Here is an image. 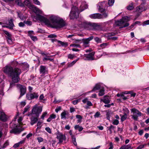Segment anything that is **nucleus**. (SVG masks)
I'll return each instance as SVG.
<instances>
[{
  "instance_id": "f257e3e1",
  "label": "nucleus",
  "mask_w": 149,
  "mask_h": 149,
  "mask_svg": "<svg viewBox=\"0 0 149 149\" xmlns=\"http://www.w3.org/2000/svg\"><path fill=\"white\" fill-rule=\"evenodd\" d=\"M16 61L12 62L10 65H6L3 68V72L11 78L12 81L10 83L9 88L15 86V83H17L20 80V75L22 73L21 70L16 67L20 64Z\"/></svg>"
},
{
  "instance_id": "f03ea898",
  "label": "nucleus",
  "mask_w": 149,
  "mask_h": 149,
  "mask_svg": "<svg viewBox=\"0 0 149 149\" xmlns=\"http://www.w3.org/2000/svg\"><path fill=\"white\" fill-rule=\"evenodd\" d=\"M49 19H47V25L50 22V25L53 28L59 29L64 26L65 25V23L63 19L60 17L53 15H51L49 17H48Z\"/></svg>"
},
{
  "instance_id": "7ed1b4c3",
  "label": "nucleus",
  "mask_w": 149,
  "mask_h": 149,
  "mask_svg": "<svg viewBox=\"0 0 149 149\" xmlns=\"http://www.w3.org/2000/svg\"><path fill=\"white\" fill-rule=\"evenodd\" d=\"M33 12L36 14V16L32 17L33 19L39 21L42 25H47V18L44 16L40 15L42 14V11L39 8L33 5L31 9Z\"/></svg>"
},
{
  "instance_id": "20e7f679",
  "label": "nucleus",
  "mask_w": 149,
  "mask_h": 149,
  "mask_svg": "<svg viewBox=\"0 0 149 149\" xmlns=\"http://www.w3.org/2000/svg\"><path fill=\"white\" fill-rule=\"evenodd\" d=\"M82 27L87 30H98L100 29V25L96 23H91L87 22L81 24Z\"/></svg>"
},
{
  "instance_id": "39448f33",
  "label": "nucleus",
  "mask_w": 149,
  "mask_h": 149,
  "mask_svg": "<svg viewBox=\"0 0 149 149\" xmlns=\"http://www.w3.org/2000/svg\"><path fill=\"white\" fill-rule=\"evenodd\" d=\"M42 110L41 107H38L37 105H35L32 109V113L28 115L29 116H32V115H34L35 116L39 117L40 114L41 113Z\"/></svg>"
},
{
  "instance_id": "423d86ee",
  "label": "nucleus",
  "mask_w": 149,
  "mask_h": 149,
  "mask_svg": "<svg viewBox=\"0 0 149 149\" xmlns=\"http://www.w3.org/2000/svg\"><path fill=\"white\" fill-rule=\"evenodd\" d=\"M56 138L58 140V143H61L63 141H66L67 138L65 134H63L58 130L56 133Z\"/></svg>"
},
{
  "instance_id": "0eeeda50",
  "label": "nucleus",
  "mask_w": 149,
  "mask_h": 149,
  "mask_svg": "<svg viewBox=\"0 0 149 149\" xmlns=\"http://www.w3.org/2000/svg\"><path fill=\"white\" fill-rule=\"evenodd\" d=\"M12 123L10 125V127L11 130L10 131V133H14L16 134L17 133H20L22 130H20L18 128V123L16 124L14 123Z\"/></svg>"
},
{
  "instance_id": "6e6552de",
  "label": "nucleus",
  "mask_w": 149,
  "mask_h": 149,
  "mask_svg": "<svg viewBox=\"0 0 149 149\" xmlns=\"http://www.w3.org/2000/svg\"><path fill=\"white\" fill-rule=\"evenodd\" d=\"M78 16V10L75 6H73L71 9L69 16L70 19L77 18Z\"/></svg>"
},
{
  "instance_id": "1a4fd4ad",
  "label": "nucleus",
  "mask_w": 149,
  "mask_h": 149,
  "mask_svg": "<svg viewBox=\"0 0 149 149\" xmlns=\"http://www.w3.org/2000/svg\"><path fill=\"white\" fill-rule=\"evenodd\" d=\"M131 111L133 113V115L132 116V118L134 120L137 121L139 116L142 115V113L138 110L135 108H133L131 110Z\"/></svg>"
},
{
  "instance_id": "9d476101",
  "label": "nucleus",
  "mask_w": 149,
  "mask_h": 149,
  "mask_svg": "<svg viewBox=\"0 0 149 149\" xmlns=\"http://www.w3.org/2000/svg\"><path fill=\"white\" fill-rule=\"evenodd\" d=\"M124 23V21L121 19L119 20L116 21L115 22V24L117 26H121L120 27V28L125 27L129 25L128 23L126 22L125 24Z\"/></svg>"
},
{
  "instance_id": "9b49d317",
  "label": "nucleus",
  "mask_w": 149,
  "mask_h": 149,
  "mask_svg": "<svg viewBox=\"0 0 149 149\" xmlns=\"http://www.w3.org/2000/svg\"><path fill=\"white\" fill-rule=\"evenodd\" d=\"M39 96V95L38 93L34 92L33 93L27 94L26 95V97L27 99L30 100L34 99H37Z\"/></svg>"
},
{
  "instance_id": "f8f14e48",
  "label": "nucleus",
  "mask_w": 149,
  "mask_h": 149,
  "mask_svg": "<svg viewBox=\"0 0 149 149\" xmlns=\"http://www.w3.org/2000/svg\"><path fill=\"white\" fill-rule=\"evenodd\" d=\"M51 40L53 42H57V43L60 44V45H59L60 46H62L66 47L68 46V44L67 42H64L55 39H52Z\"/></svg>"
},
{
  "instance_id": "ddd939ff",
  "label": "nucleus",
  "mask_w": 149,
  "mask_h": 149,
  "mask_svg": "<svg viewBox=\"0 0 149 149\" xmlns=\"http://www.w3.org/2000/svg\"><path fill=\"white\" fill-rule=\"evenodd\" d=\"M20 90V96L21 97L24 95L26 92V87L22 85H20L19 87Z\"/></svg>"
},
{
  "instance_id": "4468645a",
  "label": "nucleus",
  "mask_w": 149,
  "mask_h": 149,
  "mask_svg": "<svg viewBox=\"0 0 149 149\" xmlns=\"http://www.w3.org/2000/svg\"><path fill=\"white\" fill-rule=\"evenodd\" d=\"M110 97L107 96H104L103 98L100 99L101 102H103L105 104H108L110 102Z\"/></svg>"
},
{
  "instance_id": "2eb2a0df",
  "label": "nucleus",
  "mask_w": 149,
  "mask_h": 149,
  "mask_svg": "<svg viewBox=\"0 0 149 149\" xmlns=\"http://www.w3.org/2000/svg\"><path fill=\"white\" fill-rule=\"evenodd\" d=\"M13 19H11L10 20H8V22H7L5 24L8 25V28L10 29H12L14 25L13 23Z\"/></svg>"
},
{
  "instance_id": "dca6fc26",
  "label": "nucleus",
  "mask_w": 149,
  "mask_h": 149,
  "mask_svg": "<svg viewBox=\"0 0 149 149\" xmlns=\"http://www.w3.org/2000/svg\"><path fill=\"white\" fill-rule=\"evenodd\" d=\"M144 4L145 3L144 2L141 3L139 7L136 8V10L139 12L146 10V8L144 6Z\"/></svg>"
},
{
  "instance_id": "f3484780",
  "label": "nucleus",
  "mask_w": 149,
  "mask_h": 149,
  "mask_svg": "<svg viewBox=\"0 0 149 149\" xmlns=\"http://www.w3.org/2000/svg\"><path fill=\"white\" fill-rule=\"evenodd\" d=\"M0 120L4 122L7 120L6 115L4 112L1 111H0Z\"/></svg>"
},
{
  "instance_id": "a211bd4d",
  "label": "nucleus",
  "mask_w": 149,
  "mask_h": 149,
  "mask_svg": "<svg viewBox=\"0 0 149 149\" xmlns=\"http://www.w3.org/2000/svg\"><path fill=\"white\" fill-rule=\"evenodd\" d=\"M100 14L96 13L90 15L89 17L92 19H100Z\"/></svg>"
},
{
  "instance_id": "6ab92c4d",
  "label": "nucleus",
  "mask_w": 149,
  "mask_h": 149,
  "mask_svg": "<svg viewBox=\"0 0 149 149\" xmlns=\"http://www.w3.org/2000/svg\"><path fill=\"white\" fill-rule=\"evenodd\" d=\"M95 53L94 52H92L89 54H85V57L88 58V60H94L93 56L94 55Z\"/></svg>"
},
{
  "instance_id": "aec40b11",
  "label": "nucleus",
  "mask_w": 149,
  "mask_h": 149,
  "mask_svg": "<svg viewBox=\"0 0 149 149\" xmlns=\"http://www.w3.org/2000/svg\"><path fill=\"white\" fill-rule=\"evenodd\" d=\"M88 6L85 2H82L81 5L80 6V12H82L85 9H87Z\"/></svg>"
},
{
  "instance_id": "412c9836",
  "label": "nucleus",
  "mask_w": 149,
  "mask_h": 149,
  "mask_svg": "<svg viewBox=\"0 0 149 149\" xmlns=\"http://www.w3.org/2000/svg\"><path fill=\"white\" fill-rule=\"evenodd\" d=\"M46 67L43 65H41L40 67V73L42 74V75H44L46 72Z\"/></svg>"
},
{
  "instance_id": "4be33fe9",
  "label": "nucleus",
  "mask_w": 149,
  "mask_h": 149,
  "mask_svg": "<svg viewBox=\"0 0 149 149\" xmlns=\"http://www.w3.org/2000/svg\"><path fill=\"white\" fill-rule=\"evenodd\" d=\"M24 6H26L29 9H31L32 8L33 5L31 4L29 1V0H26L24 1Z\"/></svg>"
},
{
  "instance_id": "5701e85b",
  "label": "nucleus",
  "mask_w": 149,
  "mask_h": 149,
  "mask_svg": "<svg viewBox=\"0 0 149 149\" xmlns=\"http://www.w3.org/2000/svg\"><path fill=\"white\" fill-rule=\"evenodd\" d=\"M32 117L31 118V125H33L34 124L36 123V122L38 120V117H33L31 116Z\"/></svg>"
},
{
  "instance_id": "b1692460",
  "label": "nucleus",
  "mask_w": 149,
  "mask_h": 149,
  "mask_svg": "<svg viewBox=\"0 0 149 149\" xmlns=\"http://www.w3.org/2000/svg\"><path fill=\"white\" fill-rule=\"evenodd\" d=\"M115 128V126H114L111 125L109 127H107V128L108 129L107 130H109V133L110 134H111L112 133V131L114 130Z\"/></svg>"
},
{
  "instance_id": "393cba45",
  "label": "nucleus",
  "mask_w": 149,
  "mask_h": 149,
  "mask_svg": "<svg viewBox=\"0 0 149 149\" xmlns=\"http://www.w3.org/2000/svg\"><path fill=\"white\" fill-rule=\"evenodd\" d=\"M93 38H88L86 39H82L83 40L82 42L83 43L84 45H87L89 43V41L93 39Z\"/></svg>"
},
{
  "instance_id": "a878e982",
  "label": "nucleus",
  "mask_w": 149,
  "mask_h": 149,
  "mask_svg": "<svg viewBox=\"0 0 149 149\" xmlns=\"http://www.w3.org/2000/svg\"><path fill=\"white\" fill-rule=\"evenodd\" d=\"M68 113V112L66 111H64L61 114V119H66V116Z\"/></svg>"
},
{
  "instance_id": "bb28decb",
  "label": "nucleus",
  "mask_w": 149,
  "mask_h": 149,
  "mask_svg": "<svg viewBox=\"0 0 149 149\" xmlns=\"http://www.w3.org/2000/svg\"><path fill=\"white\" fill-rule=\"evenodd\" d=\"M120 116L121 117L120 119L121 121L122 122H123V121L125 120L127 118V114L125 113H124L123 115L121 116V115H120Z\"/></svg>"
},
{
  "instance_id": "cd10ccee",
  "label": "nucleus",
  "mask_w": 149,
  "mask_h": 149,
  "mask_svg": "<svg viewBox=\"0 0 149 149\" xmlns=\"http://www.w3.org/2000/svg\"><path fill=\"white\" fill-rule=\"evenodd\" d=\"M56 118V116L54 114H51L49 118L47 119V122H50L52 120Z\"/></svg>"
},
{
  "instance_id": "c85d7f7f",
  "label": "nucleus",
  "mask_w": 149,
  "mask_h": 149,
  "mask_svg": "<svg viewBox=\"0 0 149 149\" xmlns=\"http://www.w3.org/2000/svg\"><path fill=\"white\" fill-rule=\"evenodd\" d=\"M6 40L10 44H12L14 42L15 40L12 38H6Z\"/></svg>"
},
{
  "instance_id": "c756f323",
  "label": "nucleus",
  "mask_w": 149,
  "mask_h": 149,
  "mask_svg": "<svg viewBox=\"0 0 149 149\" xmlns=\"http://www.w3.org/2000/svg\"><path fill=\"white\" fill-rule=\"evenodd\" d=\"M101 86L100 85L97 84H96L95 86L94 87L93 89L90 92H91L94 91H97L100 89Z\"/></svg>"
},
{
  "instance_id": "7c9ffc66",
  "label": "nucleus",
  "mask_w": 149,
  "mask_h": 149,
  "mask_svg": "<svg viewBox=\"0 0 149 149\" xmlns=\"http://www.w3.org/2000/svg\"><path fill=\"white\" fill-rule=\"evenodd\" d=\"M40 53L41 54L42 56L44 57L43 59V61L47 60V54L46 52H43L42 51H40Z\"/></svg>"
},
{
  "instance_id": "2f4dec72",
  "label": "nucleus",
  "mask_w": 149,
  "mask_h": 149,
  "mask_svg": "<svg viewBox=\"0 0 149 149\" xmlns=\"http://www.w3.org/2000/svg\"><path fill=\"white\" fill-rule=\"evenodd\" d=\"M74 128L75 130H78L79 132H81L83 130V128L82 127L79 126V125H75Z\"/></svg>"
},
{
  "instance_id": "473e14b6",
  "label": "nucleus",
  "mask_w": 149,
  "mask_h": 149,
  "mask_svg": "<svg viewBox=\"0 0 149 149\" xmlns=\"http://www.w3.org/2000/svg\"><path fill=\"white\" fill-rule=\"evenodd\" d=\"M22 64L23 65V68L24 69L28 70L29 67V65L27 63H22Z\"/></svg>"
},
{
  "instance_id": "72a5a7b5",
  "label": "nucleus",
  "mask_w": 149,
  "mask_h": 149,
  "mask_svg": "<svg viewBox=\"0 0 149 149\" xmlns=\"http://www.w3.org/2000/svg\"><path fill=\"white\" fill-rule=\"evenodd\" d=\"M100 19H103L104 18H106L108 16V13H106V12H104V13H102V14H100Z\"/></svg>"
},
{
  "instance_id": "f704fd0d",
  "label": "nucleus",
  "mask_w": 149,
  "mask_h": 149,
  "mask_svg": "<svg viewBox=\"0 0 149 149\" xmlns=\"http://www.w3.org/2000/svg\"><path fill=\"white\" fill-rule=\"evenodd\" d=\"M28 36L30 37H36V36H34V32L33 31H29L28 32Z\"/></svg>"
},
{
  "instance_id": "c9c22d12",
  "label": "nucleus",
  "mask_w": 149,
  "mask_h": 149,
  "mask_svg": "<svg viewBox=\"0 0 149 149\" xmlns=\"http://www.w3.org/2000/svg\"><path fill=\"white\" fill-rule=\"evenodd\" d=\"M104 90L103 88L100 89L99 93V96H102L104 94Z\"/></svg>"
},
{
  "instance_id": "e433bc0d",
  "label": "nucleus",
  "mask_w": 149,
  "mask_h": 149,
  "mask_svg": "<svg viewBox=\"0 0 149 149\" xmlns=\"http://www.w3.org/2000/svg\"><path fill=\"white\" fill-rule=\"evenodd\" d=\"M121 19H122V20L124 21V23H125L126 22H128L129 20V17L127 16H125L123 17Z\"/></svg>"
},
{
  "instance_id": "4c0bfd02",
  "label": "nucleus",
  "mask_w": 149,
  "mask_h": 149,
  "mask_svg": "<svg viewBox=\"0 0 149 149\" xmlns=\"http://www.w3.org/2000/svg\"><path fill=\"white\" fill-rule=\"evenodd\" d=\"M133 3H131L130 5H129L127 7V9L129 10H132L134 8V7L133 6Z\"/></svg>"
},
{
  "instance_id": "58836bf2",
  "label": "nucleus",
  "mask_w": 149,
  "mask_h": 149,
  "mask_svg": "<svg viewBox=\"0 0 149 149\" xmlns=\"http://www.w3.org/2000/svg\"><path fill=\"white\" fill-rule=\"evenodd\" d=\"M76 117L77 118L79 119V120H78V122H81V119L82 118V117L81 116L79 115H77L76 116Z\"/></svg>"
},
{
  "instance_id": "ea45409f",
  "label": "nucleus",
  "mask_w": 149,
  "mask_h": 149,
  "mask_svg": "<svg viewBox=\"0 0 149 149\" xmlns=\"http://www.w3.org/2000/svg\"><path fill=\"white\" fill-rule=\"evenodd\" d=\"M72 139V141L73 143L74 144V145L75 146H77V143L76 141V139L75 136H74L71 138Z\"/></svg>"
},
{
  "instance_id": "a19ab883",
  "label": "nucleus",
  "mask_w": 149,
  "mask_h": 149,
  "mask_svg": "<svg viewBox=\"0 0 149 149\" xmlns=\"http://www.w3.org/2000/svg\"><path fill=\"white\" fill-rule=\"evenodd\" d=\"M83 40H79L78 39H75L74 40V42L77 44H80L82 43Z\"/></svg>"
},
{
  "instance_id": "79ce46f5",
  "label": "nucleus",
  "mask_w": 149,
  "mask_h": 149,
  "mask_svg": "<svg viewBox=\"0 0 149 149\" xmlns=\"http://www.w3.org/2000/svg\"><path fill=\"white\" fill-rule=\"evenodd\" d=\"M114 3V0H108V4L109 6H111L113 5Z\"/></svg>"
},
{
  "instance_id": "37998d69",
  "label": "nucleus",
  "mask_w": 149,
  "mask_h": 149,
  "mask_svg": "<svg viewBox=\"0 0 149 149\" xmlns=\"http://www.w3.org/2000/svg\"><path fill=\"white\" fill-rule=\"evenodd\" d=\"M119 123L118 120L117 119H114L112 122V124L115 125H117Z\"/></svg>"
},
{
  "instance_id": "c03bdc74",
  "label": "nucleus",
  "mask_w": 149,
  "mask_h": 149,
  "mask_svg": "<svg viewBox=\"0 0 149 149\" xmlns=\"http://www.w3.org/2000/svg\"><path fill=\"white\" fill-rule=\"evenodd\" d=\"M94 40L97 43H100L102 42L100 38H94Z\"/></svg>"
},
{
  "instance_id": "a18cd8bd",
  "label": "nucleus",
  "mask_w": 149,
  "mask_h": 149,
  "mask_svg": "<svg viewBox=\"0 0 149 149\" xmlns=\"http://www.w3.org/2000/svg\"><path fill=\"white\" fill-rule=\"evenodd\" d=\"M24 24L30 26H31L32 24V22L31 21H24Z\"/></svg>"
},
{
  "instance_id": "49530a36",
  "label": "nucleus",
  "mask_w": 149,
  "mask_h": 149,
  "mask_svg": "<svg viewBox=\"0 0 149 149\" xmlns=\"http://www.w3.org/2000/svg\"><path fill=\"white\" fill-rule=\"evenodd\" d=\"M18 4L20 6H24V4L21 1V0H19L18 2Z\"/></svg>"
},
{
  "instance_id": "de8ad7c7",
  "label": "nucleus",
  "mask_w": 149,
  "mask_h": 149,
  "mask_svg": "<svg viewBox=\"0 0 149 149\" xmlns=\"http://www.w3.org/2000/svg\"><path fill=\"white\" fill-rule=\"evenodd\" d=\"M121 149H129L130 148H131V146H122L121 147Z\"/></svg>"
},
{
  "instance_id": "09e8293b",
  "label": "nucleus",
  "mask_w": 149,
  "mask_h": 149,
  "mask_svg": "<svg viewBox=\"0 0 149 149\" xmlns=\"http://www.w3.org/2000/svg\"><path fill=\"white\" fill-rule=\"evenodd\" d=\"M3 32L7 36H8L9 37H10L11 36V34H10V33L7 31L4 30L3 31Z\"/></svg>"
},
{
  "instance_id": "8fccbe9b",
  "label": "nucleus",
  "mask_w": 149,
  "mask_h": 149,
  "mask_svg": "<svg viewBox=\"0 0 149 149\" xmlns=\"http://www.w3.org/2000/svg\"><path fill=\"white\" fill-rule=\"evenodd\" d=\"M9 143L8 142L6 141L5 142V143L3 144L2 146L1 147L3 149L6 148V147L8 145Z\"/></svg>"
},
{
  "instance_id": "3c124183",
  "label": "nucleus",
  "mask_w": 149,
  "mask_h": 149,
  "mask_svg": "<svg viewBox=\"0 0 149 149\" xmlns=\"http://www.w3.org/2000/svg\"><path fill=\"white\" fill-rule=\"evenodd\" d=\"M107 45V43H103L100 45V46L102 48H105Z\"/></svg>"
},
{
  "instance_id": "603ef678",
  "label": "nucleus",
  "mask_w": 149,
  "mask_h": 149,
  "mask_svg": "<svg viewBox=\"0 0 149 149\" xmlns=\"http://www.w3.org/2000/svg\"><path fill=\"white\" fill-rule=\"evenodd\" d=\"M100 115V112H97L96 113L94 116L95 118H98Z\"/></svg>"
},
{
  "instance_id": "864d4df0",
  "label": "nucleus",
  "mask_w": 149,
  "mask_h": 149,
  "mask_svg": "<svg viewBox=\"0 0 149 149\" xmlns=\"http://www.w3.org/2000/svg\"><path fill=\"white\" fill-rule=\"evenodd\" d=\"M146 144L141 145L136 148V149H142L144 147Z\"/></svg>"
},
{
  "instance_id": "5fc2aeb1",
  "label": "nucleus",
  "mask_w": 149,
  "mask_h": 149,
  "mask_svg": "<svg viewBox=\"0 0 149 149\" xmlns=\"http://www.w3.org/2000/svg\"><path fill=\"white\" fill-rule=\"evenodd\" d=\"M143 26H145L146 25H149V20H148L144 21L143 23Z\"/></svg>"
},
{
  "instance_id": "6e6d98bb",
  "label": "nucleus",
  "mask_w": 149,
  "mask_h": 149,
  "mask_svg": "<svg viewBox=\"0 0 149 149\" xmlns=\"http://www.w3.org/2000/svg\"><path fill=\"white\" fill-rule=\"evenodd\" d=\"M37 140H38L39 143H40L43 141V139L41 137H38L37 138Z\"/></svg>"
},
{
  "instance_id": "4d7b16f0",
  "label": "nucleus",
  "mask_w": 149,
  "mask_h": 149,
  "mask_svg": "<svg viewBox=\"0 0 149 149\" xmlns=\"http://www.w3.org/2000/svg\"><path fill=\"white\" fill-rule=\"evenodd\" d=\"M77 60H78V59L76 60H74V61H73L69 65V67L72 66V65H73L77 61Z\"/></svg>"
},
{
  "instance_id": "13d9d810",
  "label": "nucleus",
  "mask_w": 149,
  "mask_h": 149,
  "mask_svg": "<svg viewBox=\"0 0 149 149\" xmlns=\"http://www.w3.org/2000/svg\"><path fill=\"white\" fill-rule=\"evenodd\" d=\"M74 57V55L73 54H69L68 55V58L71 59H73Z\"/></svg>"
},
{
  "instance_id": "bf43d9fd",
  "label": "nucleus",
  "mask_w": 149,
  "mask_h": 149,
  "mask_svg": "<svg viewBox=\"0 0 149 149\" xmlns=\"http://www.w3.org/2000/svg\"><path fill=\"white\" fill-rule=\"evenodd\" d=\"M33 1L35 4L38 5L40 4V2L38 0H33Z\"/></svg>"
},
{
  "instance_id": "052dcab7",
  "label": "nucleus",
  "mask_w": 149,
  "mask_h": 149,
  "mask_svg": "<svg viewBox=\"0 0 149 149\" xmlns=\"http://www.w3.org/2000/svg\"><path fill=\"white\" fill-rule=\"evenodd\" d=\"M61 109V107H57L56 108L55 110V111L56 112L58 113V111H60Z\"/></svg>"
},
{
  "instance_id": "680f3d73",
  "label": "nucleus",
  "mask_w": 149,
  "mask_h": 149,
  "mask_svg": "<svg viewBox=\"0 0 149 149\" xmlns=\"http://www.w3.org/2000/svg\"><path fill=\"white\" fill-rule=\"evenodd\" d=\"M42 123L39 121L37 124V126H38L37 128H40L41 127V126L40 125Z\"/></svg>"
},
{
  "instance_id": "e2e57ef3",
  "label": "nucleus",
  "mask_w": 149,
  "mask_h": 149,
  "mask_svg": "<svg viewBox=\"0 0 149 149\" xmlns=\"http://www.w3.org/2000/svg\"><path fill=\"white\" fill-rule=\"evenodd\" d=\"M99 11L101 12H104L105 10L104 9L102 8L101 6L99 7Z\"/></svg>"
},
{
  "instance_id": "0e129e2a",
  "label": "nucleus",
  "mask_w": 149,
  "mask_h": 149,
  "mask_svg": "<svg viewBox=\"0 0 149 149\" xmlns=\"http://www.w3.org/2000/svg\"><path fill=\"white\" fill-rule=\"evenodd\" d=\"M109 145L110 146V147L108 149H113V145L112 143L111 142H110L109 143Z\"/></svg>"
},
{
  "instance_id": "69168bd1",
  "label": "nucleus",
  "mask_w": 149,
  "mask_h": 149,
  "mask_svg": "<svg viewBox=\"0 0 149 149\" xmlns=\"http://www.w3.org/2000/svg\"><path fill=\"white\" fill-rule=\"evenodd\" d=\"M29 107H26L24 109V111L23 112V113L24 114L25 112H26L28 110Z\"/></svg>"
},
{
  "instance_id": "338daca9",
  "label": "nucleus",
  "mask_w": 149,
  "mask_h": 149,
  "mask_svg": "<svg viewBox=\"0 0 149 149\" xmlns=\"http://www.w3.org/2000/svg\"><path fill=\"white\" fill-rule=\"evenodd\" d=\"M37 32L41 33H43L45 32L44 30L40 29H38V31Z\"/></svg>"
},
{
  "instance_id": "774afa93",
  "label": "nucleus",
  "mask_w": 149,
  "mask_h": 149,
  "mask_svg": "<svg viewBox=\"0 0 149 149\" xmlns=\"http://www.w3.org/2000/svg\"><path fill=\"white\" fill-rule=\"evenodd\" d=\"M19 25L20 27H24V22H20L19 24Z\"/></svg>"
}]
</instances>
